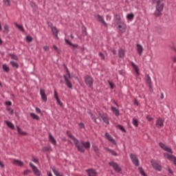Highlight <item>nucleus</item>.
<instances>
[{"mask_svg": "<svg viewBox=\"0 0 176 176\" xmlns=\"http://www.w3.org/2000/svg\"><path fill=\"white\" fill-rule=\"evenodd\" d=\"M14 164H16V166H19L20 167H23V166H24V162L19 160H14Z\"/></svg>", "mask_w": 176, "mask_h": 176, "instance_id": "nucleus-21", "label": "nucleus"}, {"mask_svg": "<svg viewBox=\"0 0 176 176\" xmlns=\"http://www.w3.org/2000/svg\"><path fill=\"white\" fill-rule=\"evenodd\" d=\"M94 151L96 156H98L99 157H100V151H98V147L94 146Z\"/></svg>", "mask_w": 176, "mask_h": 176, "instance_id": "nucleus-35", "label": "nucleus"}, {"mask_svg": "<svg viewBox=\"0 0 176 176\" xmlns=\"http://www.w3.org/2000/svg\"><path fill=\"white\" fill-rule=\"evenodd\" d=\"M5 123L7 124L8 127L14 130V125H13V123L10 122V121H5Z\"/></svg>", "mask_w": 176, "mask_h": 176, "instance_id": "nucleus-26", "label": "nucleus"}, {"mask_svg": "<svg viewBox=\"0 0 176 176\" xmlns=\"http://www.w3.org/2000/svg\"><path fill=\"white\" fill-rule=\"evenodd\" d=\"M159 145L162 149L164 151H166V152H169V153H173V150L171 148H168L167 145L164 144V143L160 142Z\"/></svg>", "mask_w": 176, "mask_h": 176, "instance_id": "nucleus-8", "label": "nucleus"}, {"mask_svg": "<svg viewBox=\"0 0 176 176\" xmlns=\"http://www.w3.org/2000/svg\"><path fill=\"white\" fill-rule=\"evenodd\" d=\"M116 21L117 24H120V23H123L122 21V18L120 17V15H118V14L116 15Z\"/></svg>", "mask_w": 176, "mask_h": 176, "instance_id": "nucleus-25", "label": "nucleus"}, {"mask_svg": "<svg viewBox=\"0 0 176 176\" xmlns=\"http://www.w3.org/2000/svg\"><path fill=\"white\" fill-rule=\"evenodd\" d=\"M151 164L155 170H156L157 171H162V165L159 164L157 162L153 160H151Z\"/></svg>", "mask_w": 176, "mask_h": 176, "instance_id": "nucleus-4", "label": "nucleus"}, {"mask_svg": "<svg viewBox=\"0 0 176 176\" xmlns=\"http://www.w3.org/2000/svg\"><path fill=\"white\" fill-rule=\"evenodd\" d=\"M47 24L48 27L51 28V30L54 28V26H53V23H52V22H47Z\"/></svg>", "mask_w": 176, "mask_h": 176, "instance_id": "nucleus-48", "label": "nucleus"}, {"mask_svg": "<svg viewBox=\"0 0 176 176\" xmlns=\"http://www.w3.org/2000/svg\"><path fill=\"white\" fill-rule=\"evenodd\" d=\"M7 111H8V112H10L11 115H13V109L10 108H7Z\"/></svg>", "mask_w": 176, "mask_h": 176, "instance_id": "nucleus-54", "label": "nucleus"}, {"mask_svg": "<svg viewBox=\"0 0 176 176\" xmlns=\"http://www.w3.org/2000/svg\"><path fill=\"white\" fill-rule=\"evenodd\" d=\"M134 105H137V106L139 105V104H138V100H137V99H135V100H134Z\"/></svg>", "mask_w": 176, "mask_h": 176, "instance_id": "nucleus-61", "label": "nucleus"}, {"mask_svg": "<svg viewBox=\"0 0 176 176\" xmlns=\"http://www.w3.org/2000/svg\"><path fill=\"white\" fill-rule=\"evenodd\" d=\"M126 19L128 20H133V19H134V14H133V13L128 14L126 15Z\"/></svg>", "mask_w": 176, "mask_h": 176, "instance_id": "nucleus-38", "label": "nucleus"}, {"mask_svg": "<svg viewBox=\"0 0 176 176\" xmlns=\"http://www.w3.org/2000/svg\"><path fill=\"white\" fill-rule=\"evenodd\" d=\"M107 152L111 153L113 156H118V153L111 148H107Z\"/></svg>", "mask_w": 176, "mask_h": 176, "instance_id": "nucleus-31", "label": "nucleus"}, {"mask_svg": "<svg viewBox=\"0 0 176 176\" xmlns=\"http://www.w3.org/2000/svg\"><path fill=\"white\" fill-rule=\"evenodd\" d=\"M30 166L32 168V170H34V168H35L36 167L35 165H33V164L31 162L30 163Z\"/></svg>", "mask_w": 176, "mask_h": 176, "instance_id": "nucleus-59", "label": "nucleus"}, {"mask_svg": "<svg viewBox=\"0 0 176 176\" xmlns=\"http://www.w3.org/2000/svg\"><path fill=\"white\" fill-rule=\"evenodd\" d=\"M164 0H157L156 1L157 6H160V5H162L163 7H164V3H162Z\"/></svg>", "mask_w": 176, "mask_h": 176, "instance_id": "nucleus-45", "label": "nucleus"}, {"mask_svg": "<svg viewBox=\"0 0 176 176\" xmlns=\"http://www.w3.org/2000/svg\"><path fill=\"white\" fill-rule=\"evenodd\" d=\"M54 98H56L58 105H60V107H63V102L58 98V94H57V91L56 90H54Z\"/></svg>", "mask_w": 176, "mask_h": 176, "instance_id": "nucleus-14", "label": "nucleus"}, {"mask_svg": "<svg viewBox=\"0 0 176 176\" xmlns=\"http://www.w3.org/2000/svg\"><path fill=\"white\" fill-rule=\"evenodd\" d=\"M28 174H31V170H25L23 172V175H28Z\"/></svg>", "mask_w": 176, "mask_h": 176, "instance_id": "nucleus-49", "label": "nucleus"}, {"mask_svg": "<svg viewBox=\"0 0 176 176\" xmlns=\"http://www.w3.org/2000/svg\"><path fill=\"white\" fill-rule=\"evenodd\" d=\"M132 67L133 69H135V72L138 74V67H137V65L134 64V63H132Z\"/></svg>", "mask_w": 176, "mask_h": 176, "instance_id": "nucleus-43", "label": "nucleus"}, {"mask_svg": "<svg viewBox=\"0 0 176 176\" xmlns=\"http://www.w3.org/2000/svg\"><path fill=\"white\" fill-rule=\"evenodd\" d=\"M30 116L32 119H34V120H39V116L34 113H30Z\"/></svg>", "mask_w": 176, "mask_h": 176, "instance_id": "nucleus-32", "label": "nucleus"}, {"mask_svg": "<svg viewBox=\"0 0 176 176\" xmlns=\"http://www.w3.org/2000/svg\"><path fill=\"white\" fill-rule=\"evenodd\" d=\"M82 32H85V35L87 36V31L86 30V28H82Z\"/></svg>", "mask_w": 176, "mask_h": 176, "instance_id": "nucleus-58", "label": "nucleus"}, {"mask_svg": "<svg viewBox=\"0 0 176 176\" xmlns=\"http://www.w3.org/2000/svg\"><path fill=\"white\" fill-rule=\"evenodd\" d=\"M163 4L160 5V6H156V10L154 13L155 16L156 17H159V16H162V12H163Z\"/></svg>", "mask_w": 176, "mask_h": 176, "instance_id": "nucleus-6", "label": "nucleus"}, {"mask_svg": "<svg viewBox=\"0 0 176 176\" xmlns=\"http://www.w3.org/2000/svg\"><path fill=\"white\" fill-rule=\"evenodd\" d=\"M3 71H5V72H9L10 71L9 66H8L7 65H3Z\"/></svg>", "mask_w": 176, "mask_h": 176, "instance_id": "nucleus-37", "label": "nucleus"}, {"mask_svg": "<svg viewBox=\"0 0 176 176\" xmlns=\"http://www.w3.org/2000/svg\"><path fill=\"white\" fill-rule=\"evenodd\" d=\"M111 111L115 113L116 116H119L120 113H119V109H116L113 106H111Z\"/></svg>", "mask_w": 176, "mask_h": 176, "instance_id": "nucleus-22", "label": "nucleus"}, {"mask_svg": "<svg viewBox=\"0 0 176 176\" xmlns=\"http://www.w3.org/2000/svg\"><path fill=\"white\" fill-rule=\"evenodd\" d=\"M40 94L41 96V100H43V101H44V102H46V101H47V96L46 95V93L45 92V89H41Z\"/></svg>", "mask_w": 176, "mask_h": 176, "instance_id": "nucleus-9", "label": "nucleus"}, {"mask_svg": "<svg viewBox=\"0 0 176 176\" xmlns=\"http://www.w3.org/2000/svg\"><path fill=\"white\" fill-rule=\"evenodd\" d=\"M86 173L89 176H97V172L94 168L87 169Z\"/></svg>", "mask_w": 176, "mask_h": 176, "instance_id": "nucleus-13", "label": "nucleus"}, {"mask_svg": "<svg viewBox=\"0 0 176 176\" xmlns=\"http://www.w3.org/2000/svg\"><path fill=\"white\" fill-rule=\"evenodd\" d=\"M18 134H21V135H27V133L22 131L20 127L16 126Z\"/></svg>", "mask_w": 176, "mask_h": 176, "instance_id": "nucleus-30", "label": "nucleus"}, {"mask_svg": "<svg viewBox=\"0 0 176 176\" xmlns=\"http://www.w3.org/2000/svg\"><path fill=\"white\" fill-rule=\"evenodd\" d=\"M138 170L140 172V174H141V175H142V176H147L146 173H145V170H144L142 167H139L138 168Z\"/></svg>", "mask_w": 176, "mask_h": 176, "instance_id": "nucleus-29", "label": "nucleus"}, {"mask_svg": "<svg viewBox=\"0 0 176 176\" xmlns=\"http://www.w3.org/2000/svg\"><path fill=\"white\" fill-rule=\"evenodd\" d=\"M109 166L113 167V170L118 173L119 174H122V168L119 166V164L115 162H110L109 163Z\"/></svg>", "mask_w": 176, "mask_h": 176, "instance_id": "nucleus-3", "label": "nucleus"}, {"mask_svg": "<svg viewBox=\"0 0 176 176\" xmlns=\"http://www.w3.org/2000/svg\"><path fill=\"white\" fill-rule=\"evenodd\" d=\"M100 118L102 119L103 122L106 123V124H109V120L108 119V118L102 116H100Z\"/></svg>", "mask_w": 176, "mask_h": 176, "instance_id": "nucleus-33", "label": "nucleus"}, {"mask_svg": "<svg viewBox=\"0 0 176 176\" xmlns=\"http://www.w3.org/2000/svg\"><path fill=\"white\" fill-rule=\"evenodd\" d=\"M53 35L58 39V29L56 27H54L52 29Z\"/></svg>", "mask_w": 176, "mask_h": 176, "instance_id": "nucleus-18", "label": "nucleus"}, {"mask_svg": "<svg viewBox=\"0 0 176 176\" xmlns=\"http://www.w3.org/2000/svg\"><path fill=\"white\" fill-rule=\"evenodd\" d=\"M66 72L67 74L68 77H67L66 75L63 76L66 86H67L69 89H72V83L69 80V79H72V77L71 76V73H69V70L68 69V68L66 69Z\"/></svg>", "mask_w": 176, "mask_h": 176, "instance_id": "nucleus-2", "label": "nucleus"}, {"mask_svg": "<svg viewBox=\"0 0 176 176\" xmlns=\"http://www.w3.org/2000/svg\"><path fill=\"white\" fill-rule=\"evenodd\" d=\"M130 157H131L133 164L135 166H136V167H138V166H140V160H138V158L137 157V155H135L133 153H131L130 154Z\"/></svg>", "mask_w": 176, "mask_h": 176, "instance_id": "nucleus-7", "label": "nucleus"}, {"mask_svg": "<svg viewBox=\"0 0 176 176\" xmlns=\"http://www.w3.org/2000/svg\"><path fill=\"white\" fill-rule=\"evenodd\" d=\"M155 126H157V127L158 129H161V127H163V126H164L163 120L159 118V119L156 121Z\"/></svg>", "mask_w": 176, "mask_h": 176, "instance_id": "nucleus-16", "label": "nucleus"}, {"mask_svg": "<svg viewBox=\"0 0 176 176\" xmlns=\"http://www.w3.org/2000/svg\"><path fill=\"white\" fill-rule=\"evenodd\" d=\"M36 112L37 113H41V112H42V111H41V109L36 107Z\"/></svg>", "mask_w": 176, "mask_h": 176, "instance_id": "nucleus-57", "label": "nucleus"}, {"mask_svg": "<svg viewBox=\"0 0 176 176\" xmlns=\"http://www.w3.org/2000/svg\"><path fill=\"white\" fill-rule=\"evenodd\" d=\"M49 140L53 145H56V139H54V138L53 137V135H51V133H50Z\"/></svg>", "mask_w": 176, "mask_h": 176, "instance_id": "nucleus-24", "label": "nucleus"}, {"mask_svg": "<svg viewBox=\"0 0 176 176\" xmlns=\"http://www.w3.org/2000/svg\"><path fill=\"white\" fill-rule=\"evenodd\" d=\"M32 162H34V163H39V160L35 158V157H33Z\"/></svg>", "mask_w": 176, "mask_h": 176, "instance_id": "nucleus-53", "label": "nucleus"}, {"mask_svg": "<svg viewBox=\"0 0 176 176\" xmlns=\"http://www.w3.org/2000/svg\"><path fill=\"white\" fill-rule=\"evenodd\" d=\"M118 129H119L120 130H121V131H123L124 133H126V129H124V127H123V126L118 124L117 126Z\"/></svg>", "mask_w": 176, "mask_h": 176, "instance_id": "nucleus-44", "label": "nucleus"}, {"mask_svg": "<svg viewBox=\"0 0 176 176\" xmlns=\"http://www.w3.org/2000/svg\"><path fill=\"white\" fill-rule=\"evenodd\" d=\"M52 151V146H47L42 148V152H50Z\"/></svg>", "mask_w": 176, "mask_h": 176, "instance_id": "nucleus-27", "label": "nucleus"}, {"mask_svg": "<svg viewBox=\"0 0 176 176\" xmlns=\"http://www.w3.org/2000/svg\"><path fill=\"white\" fill-rule=\"evenodd\" d=\"M124 54H125L124 50H119L118 56H119L120 58H124Z\"/></svg>", "mask_w": 176, "mask_h": 176, "instance_id": "nucleus-23", "label": "nucleus"}, {"mask_svg": "<svg viewBox=\"0 0 176 176\" xmlns=\"http://www.w3.org/2000/svg\"><path fill=\"white\" fill-rule=\"evenodd\" d=\"M173 63H176V57L172 58Z\"/></svg>", "mask_w": 176, "mask_h": 176, "instance_id": "nucleus-64", "label": "nucleus"}, {"mask_svg": "<svg viewBox=\"0 0 176 176\" xmlns=\"http://www.w3.org/2000/svg\"><path fill=\"white\" fill-rule=\"evenodd\" d=\"M26 41L28 42V43H30V42H32V37L31 36H27Z\"/></svg>", "mask_w": 176, "mask_h": 176, "instance_id": "nucleus-46", "label": "nucleus"}, {"mask_svg": "<svg viewBox=\"0 0 176 176\" xmlns=\"http://www.w3.org/2000/svg\"><path fill=\"white\" fill-rule=\"evenodd\" d=\"M68 136L69 137V138L73 140L78 152H80L81 153H85V149H87V151H89V149H90L91 145H90L89 141H87V142H84L82 140L79 141L78 140V139H76V138H75L71 133L68 134Z\"/></svg>", "mask_w": 176, "mask_h": 176, "instance_id": "nucleus-1", "label": "nucleus"}, {"mask_svg": "<svg viewBox=\"0 0 176 176\" xmlns=\"http://www.w3.org/2000/svg\"><path fill=\"white\" fill-rule=\"evenodd\" d=\"M6 6H10V1L9 0H3Z\"/></svg>", "mask_w": 176, "mask_h": 176, "instance_id": "nucleus-47", "label": "nucleus"}, {"mask_svg": "<svg viewBox=\"0 0 176 176\" xmlns=\"http://www.w3.org/2000/svg\"><path fill=\"white\" fill-rule=\"evenodd\" d=\"M105 137L107 138V140H108V141H109L110 142H112L113 144V145H116V140H115V139H113L111 135H109V133H105Z\"/></svg>", "mask_w": 176, "mask_h": 176, "instance_id": "nucleus-12", "label": "nucleus"}, {"mask_svg": "<svg viewBox=\"0 0 176 176\" xmlns=\"http://www.w3.org/2000/svg\"><path fill=\"white\" fill-rule=\"evenodd\" d=\"M0 166L2 167V168H3V167H5V164H3V163H2V161H0Z\"/></svg>", "mask_w": 176, "mask_h": 176, "instance_id": "nucleus-63", "label": "nucleus"}, {"mask_svg": "<svg viewBox=\"0 0 176 176\" xmlns=\"http://www.w3.org/2000/svg\"><path fill=\"white\" fill-rule=\"evenodd\" d=\"M79 126L81 128V129H83V128H85V124H83V123H80L79 124Z\"/></svg>", "mask_w": 176, "mask_h": 176, "instance_id": "nucleus-60", "label": "nucleus"}, {"mask_svg": "<svg viewBox=\"0 0 176 176\" xmlns=\"http://www.w3.org/2000/svg\"><path fill=\"white\" fill-rule=\"evenodd\" d=\"M65 41L69 45V46H72V49H76L79 45L78 44H73L68 39L65 38Z\"/></svg>", "mask_w": 176, "mask_h": 176, "instance_id": "nucleus-19", "label": "nucleus"}, {"mask_svg": "<svg viewBox=\"0 0 176 176\" xmlns=\"http://www.w3.org/2000/svg\"><path fill=\"white\" fill-rule=\"evenodd\" d=\"M16 26L17 27V28H19V30H20L21 31H22V32H24L25 30H24V28H23L22 25H20L17 23H15Z\"/></svg>", "mask_w": 176, "mask_h": 176, "instance_id": "nucleus-41", "label": "nucleus"}, {"mask_svg": "<svg viewBox=\"0 0 176 176\" xmlns=\"http://www.w3.org/2000/svg\"><path fill=\"white\" fill-rule=\"evenodd\" d=\"M10 64L14 68H19V63H16L15 61L12 60Z\"/></svg>", "mask_w": 176, "mask_h": 176, "instance_id": "nucleus-34", "label": "nucleus"}, {"mask_svg": "<svg viewBox=\"0 0 176 176\" xmlns=\"http://www.w3.org/2000/svg\"><path fill=\"white\" fill-rule=\"evenodd\" d=\"M99 56H100V57H101V60H105V56L104 55V54L102 52H100Z\"/></svg>", "mask_w": 176, "mask_h": 176, "instance_id": "nucleus-50", "label": "nucleus"}, {"mask_svg": "<svg viewBox=\"0 0 176 176\" xmlns=\"http://www.w3.org/2000/svg\"><path fill=\"white\" fill-rule=\"evenodd\" d=\"M166 155H167V159L168 160H170V162H173V163L175 164L176 162V157L174 156V155L173 154H168V153H166Z\"/></svg>", "mask_w": 176, "mask_h": 176, "instance_id": "nucleus-15", "label": "nucleus"}, {"mask_svg": "<svg viewBox=\"0 0 176 176\" xmlns=\"http://www.w3.org/2000/svg\"><path fill=\"white\" fill-rule=\"evenodd\" d=\"M85 82L89 87H93V83L94 82V80H93V77H91V76H88L85 77Z\"/></svg>", "mask_w": 176, "mask_h": 176, "instance_id": "nucleus-5", "label": "nucleus"}, {"mask_svg": "<svg viewBox=\"0 0 176 176\" xmlns=\"http://www.w3.org/2000/svg\"><path fill=\"white\" fill-rule=\"evenodd\" d=\"M3 32L5 34H9V26H8L7 25H4Z\"/></svg>", "mask_w": 176, "mask_h": 176, "instance_id": "nucleus-42", "label": "nucleus"}, {"mask_svg": "<svg viewBox=\"0 0 176 176\" xmlns=\"http://www.w3.org/2000/svg\"><path fill=\"white\" fill-rule=\"evenodd\" d=\"M32 170H33V173H34L35 175L41 176V170H39V169H38V168H36V166L35 167V168H34Z\"/></svg>", "mask_w": 176, "mask_h": 176, "instance_id": "nucleus-28", "label": "nucleus"}, {"mask_svg": "<svg viewBox=\"0 0 176 176\" xmlns=\"http://www.w3.org/2000/svg\"><path fill=\"white\" fill-rule=\"evenodd\" d=\"M168 171L170 174H171V175H174V172L173 171V170H171V168L168 166Z\"/></svg>", "mask_w": 176, "mask_h": 176, "instance_id": "nucleus-51", "label": "nucleus"}, {"mask_svg": "<svg viewBox=\"0 0 176 176\" xmlns=\"http://www.w3.org/2000/svg\"><path fill=\"white\" fill-rule=\"evenodd\" d=\"M6 105H8V107H11V105H12V102H10V101H6Z\"/></svg>", "mask_w": 176, "mask_h": 176, "instance_id": "nucleus-55", "label": "nucleus"}, {"mask_svg": "<svg viewBox=\"0 0 176 176\" xmlns=\"http://www.w3.org/2000/svg\"><path fill=\"white\" fill-rule=\"evenodd\" d=\"M132 124H133V126H135V127H137L138 126V120L133 118Z\"/></svg>", "mask_w": 176, "mask_h": 176, "instance_id": "nucleus-40", "label": "nucleus"}, {"mask_svg": "<svg viewBox=\"0 0 176 176\" xmlns=\"http://www.w3.org/2000/svg\"><path fill=\"white\" fill-rule=\"evenodd\" d=\"M91 115V118L92 120H94V122H96L97 119L96 118V116H94L91 113H89Z\"/></svg>", "mask_w": 176, "mask_h": 176, "instance_id": "nucleus-52", "label": "nucleus"}, {"mask_svg": "<svg viewBox=\"0 0 176 176\" xmlns=\"http://www.w3.org/2000/svg\"><path fill=\"white\" fill-rule=\"evenodd\" d=\"M136 47H137V50H138V54L140 56H142V52H144V48L142 47V45H141L140 44H137Z\"/></svg>", "mask_w": 176, "mask_h": 176, "instance_id": "nucleus-17", "label": "nucleus"}, {"mask_svg": "<svg viewBox=\"0 0 176 176\" xmlns=\"http://www.w3.org/2000/svg\"><path fill=\"white\" fill-rule=\"evenodd\" d=\"M146 119L147 120H148V122H151L152 120V118H151V116L149 115H147L146 116Z\"/></svg>", "mask_w": 176, "mask_h": 176, "instance_id": "nucleus-56", "label": "nucleus"}, {"mask_svg": "<svg viewBox=\"0 0 176 176\" xmlns=\"http://www.w3.org/2000/svg\"><path fill=\"white\" fill-rule=\"evenodd\" d=\"M118 30L119 31H120V32H122V34L124 32H126V24H124V23H118Z\"/></svg>", "mask_w": 176, "mask_h": 176, "instance_id": "nucleus-11", "label": "nucleus"}, {"mask_svg": "<svg viewBox=\"0 0 176 176\" xmlns=\"http://www.w3.org/2000/svg\"><path fill=\"white\" fill-rule=\"evenodd\" d=\"M10 56L11 58H12V60H19V57L17 56V55H15L14 54L10 53Z\"/></svg>", "mask_w": 176, "mask_h": 176, "instance_id": "nucleus-39", "label": "nucleus"}, {"mask_svg": "<svg viewBox=\"0 0 176 176\" xmlns=\"http://www.w3.org/2000/svg\"><path fill=\"white\" fill-rule=\"evenodd\" d=\"M146 82L149 85V87H152V80L151 79V76L149 74H146L145 76Z\"/></svg>", "mask_w": 176, "mask_h": 176, "instance_id": "nucleus-20", "label": "nucleus"}, {"mask_svg": "<svg viewBox=\"0 0 176 176\" xmlns=\"http://www.w3.org/2000/svg\"><path fill=\"white\" fill-rule=\"evenodd\" d=\"M52 171L56 176H63V174L56 169H52Z\"/></svg>", "mask_w": 176, "mask_h": 176, "instance_id": "nucleus-36", "label": "nucleus"}, {"mask_svg": "<svg viewBox=\"0 0 176 176\" xmlns=\"http://www.w3.org/2000/svg\"><path fill=\"white\" fill-rule=\"evenodd\" d=\"M43 49H44V50H45L46 52L49 51V47H47V46H44V47H43Z\"/></svg>", "mask_w": 176, "mask_h": 176, "instance_id": "nucleus-62", "label": "nucleus"}, {"mask_svg": "<svg viewBox=\"0 0 176 176\" xmlns=\"http://www.w3.org/2000/svg\"><path fill=\"white\" fill-rule=\"evenodd\" d=\"M96 19H97L98 21H99V23H101L102 24H103V25H104V27H108V24L106 23L105 21H104V18H102V16H101V15L98 14L96 16Z\"/></svg>", "mask_w": 176, "mask_h": 176, "instance_id": "nucleus-10", "label": "nucleus"}]
</instances>
